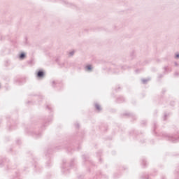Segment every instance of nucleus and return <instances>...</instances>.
<instances>
[{
	"instance_id": "7ed1b4c3",
	"label": "nucleus",
	"mask_w": 179,
	"mask_h": 179,
	"mask_svg": "<svg viewBox=\"0 0 179 179\" xmlns=\"http://www.w3.org/2000/svg\"><path fill=\"white\" fill-rule=\"evenodd\" d=\"M87 71H92V66L90 65L87 66Z\"/></svg>"
},
{
	"instance_id": "20e7f679",
	"label": "nucleus",
	"mask_w": 179,
	"mask_h": 179,
	"mask_svg": "<svg viewBox=\"0 0 179 179\" xmlns=\"http://www.w3.org/2000/svg\"><path fill=\"white\" fill-rule=\"evenodd\" d=\"M95 107H96V110H100V106L96 105Z\"/></svg>"
},
{
	"instance_id": "39448f33",
	"label": "nucleus",
	"mask_w": 179,
	"mask_h": 179,
	"mask_svg": "<svg viewBox=\"0 0 179 179\" xmlns=\"http://www.w3.org/2000/svg\"><path fill=\"white\" fill-rule=\"evenodd\" d=\"M176 58H179V55H176Z\"/></svg>"
},
{
	"instance_id": "f257e3e1",
	"label": "nucleus",
	"mask_w": 179,
	"mask_h": 179,
	"mask_svg": "<svg viewBox=\"0 0 179 179\" xmlns=\"http://www.w3.org/2000/svg\"><path fill=\"white\" fill-rule=\"evenodd\" d=\"M38 78H43L44 76V72L43 71H38L37 73Z\"/></svg>"
},
{
	"instance_id": "f03ea898",
	"label": "nucleus",
	"mask_w": 179,
	"mask_h": 179,
	"mask_svg": "<svg viewBox=\"0 0 179 179\" xmlns=\"http://www.w3.org/2000/svg\"><path fill=\"white\" fill-rule=\"evenodd\" d=\"M20 58H21V59H23V58H24V53H22V54L20 55Z\"/></svg>"
}]
</instances>
